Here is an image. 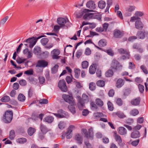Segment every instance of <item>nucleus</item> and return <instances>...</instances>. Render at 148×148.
<instances>
[{"mask_svg":"<svg viewBox=\"0 0 148 148\" xmlns=\"http://www.w3.org/2000/svg\"><path fill=\"white\" fill-rule=\"evenodd\" d=\"M138 88L139 89L140 92L141 93H143V92L144 91V86L141 84H139L138 85Z\"/></svg>","mask_w":148,"mask_h":148,"instance_id":"obj_56","label":"nucleus"},{"mask_svg":"<svg viewBox=\"0 0 148 148\" xmlns=\"http://www.w3.org/2000/svg\"><path fill=\"white\" fill-rule=\"evenodd\" d=\"M112 115L114 117H116V115L121 119L124 118L126 117V116L123 112L120 111L113 112Z\"/></svg>","mask_w":148,"mask_h":148,"instance_id":"obj_14","label":"nucleus"},{"mask_svg":"<svg viewBox=\"0 0 148 148\" xmlns=\"http://www.w3.org/2000/svg\"><path fill=\"white\" fill-rule=\"evenodd\" d=\"M48 102V101L47 99H43L40 100L39 103L40 104H47Z\"/></svg>","mask_w":148,"mask_h":148,"instance_id":"obj_60","label":"nucleus"},{"mask_svg":"<svg viewBox=\"0 0 148 148\" xmlns=\"http://www.w3.org/2000/svg\"><path fill=\"white\" fill-rule=\"evenodd\" d=\"M73 105H71L68 106V108L71 112L73 114H75L76 112L75 108Z\"/></svg>","mask_w":148,"mask_h":148,"instance_id":"obj_40","label":"nucleus"},{"mask_svg":"<svg viewBox=\"0 0 148 148\" xmlns=\"http://www.w3.org/2000/svg\"><path fill=\"white\" fill-rule=\"evenodd\" d=\"M96 84L98 86L102 87L105 85V82L102 80H99L97 82Z\"/></svg>","mask_w":148,"mask_h":148,"instance_id":"obj_41","label":"nucleus"},{"mask_svg":"<svg viewBox=\"0 0 148 148\" xmlns=\"http://www.w3.org/2000/svg\"><path fill=\"white\" fill-rule=\"evenodd\" d=\"M94 116L95 118H99L102 116H103V114L101 112H97L94 114Z\"/></svg>","mask_w":148,"mask_h":148,"instance_id":"obj_53","label":"nucleus"},{"mask_svg":"<svg viewBox=\"0 0 148 148\" xmlns=\"http://www.w3.org/2000/svg\"><path fill=\"white\" fill-rule=\"evenodd\" d=\"M137 36L139 38L142 39H143L145 37L144 32L141 31L138 32Z\"/></svg>","mask_w":148,"mask_h":148,"instance_id":"obj_33","label":"nucleus"},{"mask_svg":"<svg viewBox=\"0 0 148 148\" xmlns=\"http://www.w3.org/2000/svg\"><path fill=\"white\" fill-rule=\"evenodd\" d=\"M118 131L119 134L122 135H125L127 133L126 129L123 127H119Z\"/></svg>","mask_w":148,"mask_h":148,"instance_id":"obj_18","label":"nucleus"},{"mask_svg":"<svg viewBox=\"0 0 148 148\" xmlns=\"http://www.w3.org/2000/svg\"><path fill=\"white\" fill-rule=\"evenodd\" d=\"M48 63L44 60H40L38 62L37 66L39 67H45L47 66Z\"/></svg>","mask_w":148,"mask_h":148,"instance_id":"obj_19","label":"nucleus"},{"mask_svg":"<svg viewBox=\"0 0 148 148\" xmlns=\"http://www.w3.org/2000/svg\"><path fill=\"white\" fill-rule=\"evenodd\" d=\"M75 129V127L74 125H71L69 127L66 133V138L67 139H70L71 138L72 135L71 133Z\"/></svg>","mask_w":148,"mask_h":148,"instance_id":"obj_11","label":"nucleus"},{"mask_svg":"<svg viewBox=\"0 0 148 148\" xmlns=\"http://www.w3.org/2000/svg\"><path fill=\"white\" fill-rule=\"evenodd\" d=\"M58 65H55L51 69V73L52 74H55L58 71Z\"/></svg>","mask_w":148,"mask_h":148,"instance_id":"obj_45","label":"nucleus"},{"mask_svg":"<svg viewBox=\"0 0 148 148\" xmlns=\"http://www.w3.org/2000/svg\"><path fill=\"white\" fill-rule=\"evenodd\" d=\"M10 100L9 97L6 95L2 98L0 101L2 102H8Z\"/></svg>","mask_w":148,"mask_h":148,"instance_id":"obj_36","label":"nucleus"},{"mask_svg":"<svg viewBox=\"0 0 148 148\" xmlns=\"http://www.w3.org/2000/svg\"><path fill=\"white\" fill-rule=\"evenodd\" d=\"M46 36L44 35L40 36L37 38L36 37H33L32 38H29L26 40L24 41L23 42H25L26 43L29 44V47L30 48H32L33 46L36 44L38 40L41 38L45 37Z\"/></svg>","mask_w":148,"mask_h":148,"instance_id":"obj_3","label":"nucleus"},{"mask_svg":"<svg viewBox=\"0 0 148 148\" xmlns=\"http://www.w3.org/2000/svg\"><path fill=\"white\" fill-rule=\"evenodd\" d=\"M41 132L44 134H45L48 131V129L46 126L44 125L41 124L40 127Z\"/></svg>","mask_w":148,"mask_h":148,"instance_id":"obj_25","label":"nucleus"},{"mask_svg":"<svg viewBox=\"0 0 148 148\" xmlns=\"http://www.w3.org/2000/svg\"><path fill=\"white\" fill-rule=\"evenodd\" d=\"M135 27L138 29H142L143 27V24L140 21H137L135 22Z\"/></svg>","mask_w":148,"mask_h":148,"instance_id":"obj_20","label":"nucleus"},{"mask_svg":"<svg viewBox=\"0 0 148 148\" xmlns=\"http://www.w3.org/2000/svg\"><path fill=\"white\" fill-rule=\"evenodd\" d=\"M131 136L133 138H138L140 136V134L138 131L135 130L131 133Z\"/></svg>","mask_w":148,"mask_h":148,"instance_id":"obj_21","label":"nucleus"},{"mask_svg":"<svg viewBox=\"0 0 148 148\" xmlns=\"http://www.w3.org/2000/svg\"><path fill=\"white\" fill-rule=\"evenodd\" d=\"M39 80L40 84H42L45 82V78L42 76H40L39 77Z\"/></svg>","mask_w":148,"mask_h":148,"instance_id":"obj_58","label":"nucleus"},{"mask_svg":"<svg viewBox=\"0 0 148 148\" xmlns=\"http://www.w3.org/2000/svg\"><path fill=\"white\" fill-rule=\"evenodd\" d=\"M139 113V111L137 109H134L130 111V114L131 115L135 116L138 115Z\"/></svg>","mask_w":148,"mask_h":148,"instance_id":"obj_35","label":"nucleus"},{"mask_svg":"<svg viewBox=\"0 0 148 148\" xmlns=\"http://www.w3.org/2000/svg\"><path fill=\"white\" fill-rule=\"evenodd\" d=\"M89 88L91 90H93L95 89V84L94 83H91L89 84Z\"/></svg>","mask_w":148,"mask_h":148,"instance_id":"obj_48","label":"nucleus"},{"mask_svg":"<svg viewBox=\"0 0 148 148\" xmlns=\"http://www.w3.org/2000/svg\"><path fill=\"white\" fill-rule=\"evenodd\" d=\"M35 131V129L32 127H29L27 130L28 134L30 136L32 135Z\"/></svg>","mask_w":148,"mask_h":148,"instance_id":"obj_30","label":"nucleus"},{"mask_svg":"<svg viewBox=\"0 0 148 148\" xmlns=\"http://www.w3.org/2000/svg\"><path fill=\"white\" fill-rule=\"evenodd\" d=\"M68 22L69 21L67 18L66 19L64 18L60 17L58 18L57 19V22L61 26V27L64 26L65 24Z\"/></svg>","mask_w":148,"mask_h":148,"instance_id":"obj_8","label":"nucleus"},{"mask_svg":"<svg viewBox=\"0 0 148 148\" xmlns=\"http://www.w3.org/2000/svg\"><path fill=\"white\" fill-rule=\"evenodd\" d=\"M140 101V97H138L135 99H132L131 101V104L134 106H137L139 105Z\"/></svg>","mask_w":148,"mask_h":148,"instance_id":"obj_16","label":"nucleus"},{"mask_svg":"<svg viewBox=\"0 0 148 148\" xmlns=\"http://www.w3.org/2000/svg\"><path fill=\"white\" fill-rule=\"evenodd\" d=\"M58 87L62 92H66L67 91V88L66 83L64 79L60 80L58 83Z\"/></svg>","mask_w":148,"mask_h":148,"instance_id":"obj_6","label":"nucleus"},{"mask_svg":"<svg viewBox=\"0 0 148 148\" xmlns=\"http://www.w3.org/2000/svg\"><path fill=\"white\" fill-rule=\"evenodd\" d=\"M97 65L96 64H93L90 66L89 67V72L91 74H94L96 71Z\"/></svg>","mask_w":148,"mask_h":148,"instance_id":"obj_15","label":"nucleus"},{"mask_svg":"<svg viewBox=\"0 0 148 148\" xmlns=\"http://www.w3.org/2000/svg\"><path fill=\"white\" fill-rule=\"evenodd\" d=\"M86 7L91 10H88V11H92L93 10L96 8V6L94 1H90L88 2L86 4Z\"/></svg>","mask_w":148,"mask_h":148,"instance_id":"obj_9","label":"nucleus"},{"mask_svg":"<svg viewBox=\"0 0 148 148\" xmlns=\"http://www.w3.org/2000/svg\"><path fill=\"white\" fill-rule=\"evenodd\" d=\"M82 98L80 96L77 97V106L79 110H82L84 106L85 103L89 101L88 97L85 94H82Z\"/></svg>","mask_w":148,"mask_h":148,"instance_id":"obj_1","label":"nucleus"},{"mask_svg":"<svg viewBox=\"0 0 148 148\" xmlns=\"http://www.w3.org/2000/svg\"><path fill=\"white\" fill-rule=\"evenodd\" d=\"M113 37L116 38H121L123 35L121 32L118 29H115L113 31Z\"/></svg>","mask_w":148,"mask_h":148,"instance_id":"obj_13","label":"nucleus"},{"mask_svg":"<svg viewBox=\"0 0 148 148\" xmlns=\"http://www.w3.org/2000/svg\"><path fill=\"white\" fill-rule=\"evenodd\" d=\"M114 90L112 89L110 90L108 93V95L110 97H112L114 96Z\"/></svg>","mask_w":148,"mask_h":148,"instance_id":"obj_62","label":"nucleus"},{"mask_svg":"<svg viewBox=\"0 0 148 148\" xmlns=\"http://www.w3.org/2000/svg\"><path fill=\"white\" fill-rule=\"evenodd\" d=\"M19 83L22 86H25L27 84V82L25 80L23 79H21L19 82Z\"/></svg>","mask_w":148,"mask_h":148,"instance_id":"obj_54","label":"nucleus"},{"mask_svg":"<svg viewBox=\"0 0 148 148\" xmlns=\"http://www.w3.org/2000/svg\"><path fill=\"white\" fill-rule=\"evenodd\" d=\"M113 70L112 69L108 70L105 73V75L107 77H110L112 76L114 74Z\"/></svg>","mask_w":148,"mask_h":148,"instance_id":"obj_26","label":"nucleus"},{"mask_svg":"<svg viewBox=\"0 0 148 148\" xmlns=\"http://www.w3.org/2000/svg\"><path fill=\"white\" fill-rule=\"evenodd\" d=\"M140 68L143 70V72L145 74H147L148 73V71L146 68V67L144 65H141L140 66Z\"/></svg>","mask_w":148,"mask_h":148,"instance_id":"obj_57","label":"nucleus"},{"mask_svg":"<svg viewBox=\"0 0 148 148\" xmlns=\"http://www.w3.org/2000/svg\"><path fill=\"white\" fill-rule=\"evenodd\" d=\"M17 142L20 144H24L27 141V139L24 138H18L16 140Z\"/></svg>","mask_w":148,"mask_h":148,"instance_id":"obj_32","label":"nucleus"},{"mask_svg":"<svg viewBox=\"0 0 148 148\" xmlns=\"http://www.w3.org/2000/svg\"><path fill=\"white\" fill-rule=\"evenodd\" d=\"M15 137V134L14 131L13 130H12L10 131V133L9 138L10 140H12L14 139Z\"/></svg>","mask_w":148,"mask_h":148,"instance_id":"obj_38","label":"nucleus"},{"mask_svg":"<svg viewBox=\"0 0 148 148\" xmlns=\"http://www.w3.org/2000/svg\"><path fill=\"white\" fill-rule=\"evenodd\" d=\"M107 104L109 110L110 111H113L114 109L112 103L108 101Z\"/></svg>","mask_w":148,"mask_h":148,"instance_id":"obj_51","label":"nucleus"},{"mask_svg":"<svg viewBox=\"0 0 148 148\" xmlns=\"http://www.w3.org/2000/svg\"><path fill=\"white\" fill-rule=\"evenodd\" d=\"M13 113L12 111L7 110L4 116L3 121L6 123H9L12 119Z\"/></svg>","mask_w":148,"mask_h":148,"instance_id":"obj_4","label":"nucleus"},{"mask_svg":"<svg viewBox=\"0 0 148 148\" xmlns=\"http://www.w3.org/2000/svg\"><path fill=\"white\" fill-rule=\"evenodd\" d=\"M134 122V120L132 118H129L126 120V123L129 125L131 124Z\"/></svg>","mask_w":148,"mask_h":148,"instance_id":"obj_64","label":"nucleus"},{"mask_svg":"<svg viewBox=\"0 0 148 148\" xmlns=\"http://www.w3.org/2000/svg\"><path fill=\"white\" fill-rule=\"evenodd\" d=\"M88 9H85L81 10L79 11H76L75 13L76 17L77 18H80L82 17L84 14L88 12Z\"/></svg>","mask_w":148,"mask_h":148,"instance_id":"obj_10","label":"nucleus"},{"mask_svg":"<svg viewBox=\"0 0 148 148\" xmlns=\"http://www.w3.org/2000/svg\"><path fill=\"white\" fill-rule=\"evenodd\" d=\"M98 45L100 47H103L106 46V42L104 39H102L99 40L98 42Z\"/></svg>","mask_w":148,"mask_h":148,"instance_id":"obj_31","label":"nucleus"},{"mask_svg":"<svg viewBox=\"0 0 148 148\" xmlns=\"http://www.w3.org/2000/svg\"><path fill=\"white\" fill-rule=\"evenodd\" d=\"M135 8L134 5H130L126 8V10L128 12H131L135 10Z\"/></svg>","mask_w":148,"mask_h":148,"instance_id":"obj_34","label":"nucleus"},{"mask_svg":"<svg viewBox=\"0 0 148 148\" xmlns=\"http://www.w3.org/2000/svg\"><path fill=\"white\" fill-rule=\"evenodd\" d=\"M105 52L111 56H113L114 55V53L111 49L106 50Z\"/></svg>","mask_w":148,"mask_h":148,"instance_id":"obj_55","label":"nucleus"},{"mask_svg":"<svg viewBox=\"0 0 148 148\" xmlns=\"http://www.w3.org/2000/svg\"><path fill=\"white\" fill-rule=\"evenodd\" d=\"M84 143L87 148H92L91 145L89 143L88 140H84Z\"/></svg>","mask_w":148,"mask_h":148,"instance_id":"obj_61","label":"nucleus"},{"mask_svg":"<svg viewBox=\"0 0 148 148\" xmlns=\"http://www.w3.org/2000/svg\"><path fill=\"white\" fill-rule=\"evenodd\" d=\"M114 137L115 140L117 142L118 144L120 146H122L123 145L122 143V140L121 136L117 134L116 132H114Z\"/></svg>","mask_w":148,"mask_h":148,"instance_id":"obj_12","label":"nucleus"},{"mask_svg":"<svg viewBox=\"0 0 148 148\" xmlns=\"http://www.w3.org/2000/svg\"><path fill=\"white\" fill-rule=\"evenodd\" d=\"M65 126V124L63 121H60L58 124V127L60 130H63L64 129Z\"/></svg>","mask_w":148,"mask_h":148,"instance_id":"obj_42","label":"nucleus"},{"mask_svg":"<svg viewBox=\"0 0 148 148\" xmlns=\"http://www.w3.org/2000/svg\"><path fill=\"white\" fill-rule=\"evenodd\" d=\"M125 81L123 79L120 78L119 79L116 83V87L118 88H121L124 84Z\"/></svg>","mask_w":148,"mask_h":148,"instance_id":"obj_22","label":"nucleus"},{"mask_svg":"<svg viewBox=\"0 0 148 148\" xmlns=\"http://www.w3.org/2000/svg\"><path fill=\"white\" fill-rule=\"evenodd\" d=\"M106 3L105 1H100L98 4V5L99 8L101 9H103L105 7Z\"/></svg>","mask_w":148,"mask_h":148,"instance_id":"obj_27","label":"nucleus"},{"mask_svg":"<svg viewBox=\"0 0 148 148\" xmlns=\"http://www.w3.org/2000/svg\"><path fill=\"white\" fill-rule=\"evenodd\" d=\"M41 52V48L38 47H35L34 50V53L36 55L39 54Z\"/></svg>","mask_w":148,"mask_h":148,"instance_id":"obj_28","label":"nucleus"},{"mask_svg":"<svg viewBox=\"0 0 148 148\" xmlns=\"http://www.w3.org/2000/svg\"><path fill=\"white\" fill-rule=\"evenodd\" d=\"M85 53L86 55H89L91 54V51L89 48L87 47L86 49Z\"/></svg>","mask_w":148,"mask_h":148,"instance_id":"obj_59","label":"nucleus"},{"mask_svg":"<svg viewBox=\"0 0 148 148\" xmlns=\"http://www.w3.org/2000/svg\"><path fill=\"white\" fill-rule=\"evenodd\" d=\"M54 120V118L51 116H47L45 118L43 119L44 121L48 123H51Z\"/></svg>","mask_w":148,"mask_h":148,"instance_id":"obj_23","label":"nucleus"},{"mask_svg":"<svg viewBox=\"0 0 148 148\" xmlns=\"http://www.w3.org/2000/svg\"><path fill=\"white\" fill-rule=\"evenodd\" d=\"M118 52L119 53L121 54H125L127 55V57H128V52L126 50H124L122 48H120L118 49Z\"/></svg>","mask_w":148,"mask_h":148,"instance_id":"obj_37","label":"nucleus"},{"mask_svg":"<svg viewBox=\"0 0 148 148\" xmlns=\"http://www.w3.org/2000/svg\"><path fill=\"white\" fill-rule=\"evenodd\" d=\"M24 73L28 75H33V71L32 69H31L29 70H27Z\"/></svg>","mask_w":148,"mask_h":148,"instance_id":"obj_52","label":"nucleus"},{"mask_svg":"<svg viewBox=\"0 0 148 148\" xmlns=\"http://www.w3.org/2000/svg\"><path fill=\"white\" fill-rule=\"evenodd\" d=\"M139 141V139H137L136 140H135L134 141H133L132 143L131 144L133 146H136L138 144Z\"/></svg>","mask_w":148,"mask_h":148,"instance_id":"obj_63","label":"nucleus"},{"mask_svg":"<svg viewBox=\"0 0 148 148\" xmlns=\"http://www.w3.org/2000/svg\"><path fill=\"white\" fill-rule=\"evenodd\" d=\"M83 17L84 19L88 20L92 18L93 16V14L91 13L86 12Z\"/></svg>","mask_w":148,"mask_h":148,"instance_id":"obj_24","label":"nucleus"},{"mask_svg":"<svg viewBox=\"0 0 148 148\" xmlns=\"http://www.w3.org/2000/svg\"><path fill=\"white\" fill-rule=\"evenodd\" d=\"M74 76L76 78H78L80 73V70L78 69H75L74 70Z\"/></svg>","mask_w":148,"mask_h":148,"instance_id":"obj_29","label":"nucleus"},{"mask_svg":"<svg viewBox=\"0 0 148 148\" xmlns=\"http://www.w3.org/2000/svg\"><path fill=\"white\" fill-rule=\"evenodd\" d=\"M25 96L22 94H20L18 97V100L21 101H23L25 100Z\"/></svg>","mask_w":148,"mask_h":148,"instance_id":"obj_43","label":"nucleus"},{"mask_svg":"<svg viewBox=\"0 0 148 148\" xmlns=\"http://www.w3.org/2000/svg\"><path fill=\"white\" fill-rule=\"evenodd\" d=\"M96 103L98 106L100 107H102L103 105V101L101 100V99L98 98L97 99L95 100Z\"/></svg>","mask_w":148,"mask_h":148,"instance_id":"obj_39","label":"nucleus"},{"mask_svg":"<svg viewBox=\"0 0 148 148\" xmlns=\"http://www.w3.org/2000/svg\"><path fill=\"white\" fill-rule=\"evenodd\" d=\"M75 139L77 141V143L81 144L83 141L82 137L81 135L78 134H76L75 137Z\"/></svg>","mask_w":148,"mask_h":148,"instance_id":"obj_17","label":"nucleus"},{"mask_svg":"<svg viewBox=\"0 0 148 148\" xmlns=\"http://www.w3.org/2000/svg\"><path fill=\"white\" fill-rule=\"evenodd\" d=\"M8 16H6L1 20V21L0 22V24H1L3 25L6 22V21L8 20Z\"/></svg>","mask_w":148,"mask_h":148,"instance_id":"obj_50","label":"nucleus"},{"mask_svg":"<svg viewBox=\"0 0 148 148\" xmlns=\"http://www.w3.org/2000/svg\"><path fill=\"white\" fill-rule=\"evenodd\" d=\"M82 65L83 69H86L88 66V62L86 61H84L82 63Z\"/></svg>","mask_w":148,"mask_h":148,"instance_id":"obj_44","label":"nucleus"},{"mask_svg":"<svg viewBox=\"0 0 148 148\" xmlns=\"http://www.w3.org/2000/svg\"><path fill=\"white\" fill-rule=\"evenodd\" d=\"M73 77L72 75L71 76H66V80L67 83L69 84L73 81Z\"/></svg>","mask_w":148,"mask_h":148,"instance_id":"obj_47","label":"nucleus"},{"mask_svg":"<svg viewBox=\"0 0 148 148\" xmlns=\"http://www.w3.org/2000/svg\"><path fill=\"white\" fill-rule=\"evenodd\" d=\"M62 97L66 102L68 103L69 104L73 105L75 104V102L72 95L64 94L62 95Z\"/></svg>","mask_w":148,"mask_h":148,"instance_id":"obj_5","label":"nucleus"},{"mask_svg":"<svg viewBox=\"0 0 148 148\" xmlns=\"http://www.w3.org/2000/svg\"><path fill=\"white\" fill-rule=\"evenodd\" d=\"M48 41L49 40L48 38H44L41 39V42L43 45H45L47 44L48 42Z\"/></svg>","mask_w":148,"mask_h":148,"instance_id":"obj_46","label":"nucleus"},{"mask_svg":"<svg viewBox=\"0 0 148 148\" xmlns=\"http://www.w3.org/2000/svg\"><path fill=\"white\" fill-rule=\"evenodd\" d=\"M26 60L25 59H23L22 58L18 57L16 59V62L18 64H21L24 62Z\"/></svg>","mask_w":148,"mask_h":148,"instance_id":"obj_49","label":"nucleus"},{"mask_svg":"<svg viewBox=\"0 0 148 148\" xmlns=\"http://www.w3.org/2000/svg\"><path fill=\"white\" fill-rule=\"evenodd\" d=\"M122 65L116 59H114L110 64V68L114 72L121 69Z\"/></svg>","mask_w":148,"mask_h":148,"instance_id":"obj_2","label":"nucleus"},{"mask_svg":"<svg viewBox=\"0 0 148 148\" xmlns=\"http://www.w3.org/2000/svg\"><path fill=\"white\" fill-rule=\"evenodd\" d=\"M60 53V51L58 49H54L52 50L51 53V55L53 59H58L60 56L59 55Z\"/></svg>","mask_w":148,"mask_h":148,"instance_id":"obj_7","label":"nucleus"}]
</instances>
